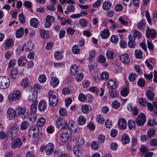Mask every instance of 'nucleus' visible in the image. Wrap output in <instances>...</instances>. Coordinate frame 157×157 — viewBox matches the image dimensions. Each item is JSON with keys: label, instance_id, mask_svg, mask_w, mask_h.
<instances>
[{"label": "nucleus", "instance_id": "nucleus-2", "mask_svg": "<svg viewBox=\"0 0 157 157\" xmlns=\"http://www.w3.org/2000/svg\"><path fill=\"white\" fill-rule=\"evenodd\" d=\"M53 91L50 90L48 93L49 96V104L51 106H56L58 103V99L57 97L53 94Z\"/></svg>", "mask_w": 157, "mask_h": 157}, {"label": "nucleus", "instance_id": "nucleus-62", "mask_svg": "<svg viewBox=\"0 0 157 157\" xmlns=\"http://www.w3.org/2000/svg\"><path fill=\"white\" fill-rule=\"evenodd\" d=\"M109 95L112 98H114L117 97L119 94L117 91L115 90L110 91L109 92Z\"/></svg>", "mask_w": 157, "mask_h": 157}, {"label": "nucleus", "instance_id": "nucleus-3", "mask_svg": "<svg viewBox=\"0 0 157 157\" xmlns=\"http://www.w3.org/2000/svg\"><path fill=\"white\" fill-rule=\"evenodd\" d=\"M18 129V127L16 124L13 125L10 128L8 132L12 140L14 139L17 137V130Z\"/></svg>", "mask_w": 157, "mask_h": 157}, {"label": "nucleus", "instance_id": "nucleus-10", "mask_svg": "<svg viewBox=\"0 0 157 157\" xmlns=\"http://www.w3.org/2000/svg\"><path fill=\"white\" fill-rule=\"evenodd\" d=\"M146 37L148 38H155L157 34L156 30L154 29H151L147 26L146 30Z\"/></svg>", "mask_w": 157, "mask_h": 157}, {"label": "nucleus", "instance_id": "nucleus-9", "mask_svg": "<svg viewBox=\"0 0 157 157\" xmlns=\"http://www.w3.org/2000/svg\"><path fill=\"white\" fill-rule=\"evenodd\" d=\"M55 20V18L54 17L50 15H47L45 17L44 27L46 28H49L51 26L52 23L54 22Z\"/></svg>", "mask_w": 157, "mask_h": 157}, {"label": "nucleus", "instance_id": "nucleus-23", "mask_svg": "<svg viewBox=\"0 0 157 157\" xmlns=\"http://www.w3.org/2000/svg\"><path fill=\"white\" fill-rule=\"evenodd\" d=\"M129 41L128 43V45L129 47L131 48H133L135 47L136 44L134 41V38H132L131 34H129L128 36Z\"/></svg>", "mask_w": 157, "mask_h": 157}, {"label": "nucleus", "instance_id": "nucleus-55", "mask_svg": "<svg viewBox=\"0 0 157 157\" xmlns=\"http://www.w3.org/2000/svg\"><path fill=\"white\" fill-rule=\"evenodd\" d=\"M149 144L151 147H156L157 146V140L154 138L150 140Z\"/></svg>", "mask_w": 157, "mask_h": 157}, {"label": "nucleus", "instance_id": "nucleus-12", "mask_svg": "<svg viewBox=\"0 0 157 157\" xmlns=\"http://www.w3.org/2000/svg\"><path fill=\"white\" fill-rule=\"evenodd\" d=\"M47 103L45 101L41 100L39 101L38 105V109L39 111H44L47 109Z\"/></svg>", "mask_w": 157, "mask_h": 157}, {"label": "nucleus", "instance_id": "nucleus-53", "mask_svg": "<svg viewBox=\"0 0 157 157\" xmlns=\"http://www.w3.org/2000/svg\"><path fill=\"white\" fill-rule=\"evenodd\" d=\"M112 107L115 109L118 108L120 106V104L117 100H115L113 101L112 103Z\"/></svg>", "mask_w": 157, "mask_h": 157}, {"label": "nucleus", "instance_id": "nucleus-32", "mask_svg": "<svg viewBox=\"0 0 157 157\" xmlns=\"http://www.w3.org/2000/svg\"><path fill=\"white\" fill-rule=\"evenodd\" d=\"M30 25L35 28H36L38 24V20L35 18L31 19L30 21Z\"/></svg>", "mask_w": 157, "mask_h": 157}, {"label": "nucleus", "instance_id": "nucleus-6", "mask_svg": "<svg viewBox=\"0 0 157 157\" xmlns=\"http://www.w3.org/2000/svg\"><path fill=\"white\" fill-rule=\"evenodd\" d=\"M10 84L9 78L7 77H2L0 78V88L4 89L7 88Z\"/></svg>", "mask_w": 157, "mask_h": 157}, {"label": "nucleus", "instance_id": "nucleus-47", "mask_svg": "<svg viewBox=\"0 0 157 157\" xmlns=\"http://www.w3.org/2000/svg\"><path fill=\"white\" fill-rule=\"evenodd\" d=\"M145 84V81L144 78H139L137 82V86L140 87H143Z\"/></svg>", "mask_w": 157, "mask_h": 157}, {"label": "nucleus", "instance_id": "nucleus-41", "mask_svg": "<svg viewBox=\"0 0 157 157\" xmlns=\"http://www.w3.org/2000/svg\"><path fill=\"white\" fill-rule=\"evenodd\" d=\"M107 58L109 59H112L115 57V54L114 52L111 50H108L106 53Z\"/></svg>", "mask_w": 157, "mask_h": 157}, {"label": "nucleus", "instance_id": "nucleus-29", "mask_svg": "<svg viewBox=\"0 0 157 157\" xmlns=\"http://www.w3.org/2000/svg\"><path fill=\"white\" fill-rule=\"evenodd\" d=\"M146 94L147 97L150 101H152L154 98L155 94L151 90H148L146 91Z\"/></svg>", "mask_w": 157, "mask_h": 157}, {"label": "nucleus", "instance_id": "nucleus-64", "mask_svg": "<svg viewBox=\"0 0 157 157\" xmlns=\"http://www.w3.org/2000/svg\"><path fill=\"white\" fill-rule=\"evenodd\" d=\"M62 152L60 150H55L54 153L53 157H61L62 156Z\"/></svg>", "mask_w": 157, "mask_h": 157}, {"label": "nucleus", "instance_id": "nucleus-50", "mask_svg": "<svg viewBox=\"0 0 157 157\" xmlns=\"http://www.w3.org/2000/svg\"><path fill=\"white\" fill-rule=\"evenodd\" d=\"M145 16L148 24L151 25H152V20L150 14L148 11L146 10L145 12Z\"/></svg>", "mask_w": 157, "mask_h": 157}, {"label": "nucleus", "instance_id": "nucleus-11", "mask_svg": "<svg viewBox=\"0 0 157 157\" xmlns=\"http://www.w3.org/2000/svg\"><path fill=\"white\" fill-rule=\"evenodd\" d=\"M54 145L53 143H49L46 145V154L47 155H51L54 151Z\"/></svg>", "mask_w": 157, "mask_h": 157}, {"label": "nucleus", "instance_id": "nucleus-1", "mask_svg": "<svg viewBox=\"0 0 157 157\" xmlns=\"http://www.w3.org/2000/svg\"><path fill=\"white\" fill-rule=\"evenodd\" d=\"M56 126L57 128L59 130H62L68 128V125L66 121L63 118L59 117L56 122Z\"/></svg>", "mask_w": 157, "mask_h": 157}, {"label": "nucleus", "instance_id": "nucleus-51", "mask_svg": "<svg viewBox=\"0 0 157 157\" xmlns=\"http://www.w3.org/2000/svg\"><path fill=\"white\" fill-rule=\"evenodd\" d=\"M135 122L132 120H129L128 124L129 128L130 129H132L135 128Z\"/></svg>", "mask_w": 157, "mask_h": 157}, {"label": "nucleus", "instance_id": "nucleus-5", "mask_svg": "<svg viewBox=\"0 0 157 157\" xmlns=\"http://www.w3.org/2000/svg\"><path fill=\"white\" fill-rule=\"evenodd\" d=\"M38 104V102H34L31 105V109L32 113L31 114V117H29V118L30 121H36V119L37 115L35 113L37 109V105Z\"/></svg>", "mask_w": 157, "mask_h": 157}, {"label": "nucleus", "instance_id": "nucleus-14", "mask_svg": "<svg viewBox=\"0 0 157 157\" xmlns=\"http://www.w3.org/2000/svg\"><path fill=\"white\" fill-rule=\"evenodd\" d=\"M22 144V143L20 138H18L12 142L11 146L13 148H16L20 147Z\"/></svg>", "mask_w": 157, "mask_h": 157}, {"label": "nucleus", "instance_id": "nucleus-33", "mask_svg": "<svg viewBox=\"0 0 157 157\" xmlns=\"http://www.w3.org/2000/svg\"><path fill=\"white\" fill-rule=\"evenodd\" d=\"M27 62L26 58L24 56L21 57L18 60V66H23L25 65Z\"/></svg>", "mask_w": 157, "mask_h": 157}, {"label": "nucleus", "instance_id": "nucleus-58", "mask_svg": "<svg viewBox=\"0 0 157 157\" xmlns=\"http://www.w3.org/2000/svg\"><path fill=\"white\" fill-rule=\"evenodd\" d=\"M29 85L28 79L27 78L23 79L21 82V85L24 88H26Z\"/></svg>", "mask_w": 157, "mask_h": 157}, {"label": "nucleus", "instance_id": "nucleus-44", "mask_svg": "<svg viewBox=\"0 0 157 157\" xmlns=\"http://www.w3.org/2000/svg\"><path fill=\"white\" fill-rule=\"evenodd\" d=\"M98 142L96 141H93L91 144V148L94 150H97L98 148L99 144Z\"/></svg>", "mask_w": 157, "mask_h": 157}, {"label": "nucleus", "instance_id": "nucleus-30", "mask_svg": "<svg viewBox=\"0 0 157 157\" xmlns=\"http://www.w3.org/2000/svg\"><path fill=\"white\" fill-rule=\"evenodd\" d=\"M18 71L16 68H13L10 71V75L13 79L16 78L17 77Z\"/></svg>", "mask_w": 157, "mask_h": 157}, {"label": "nucleus", "instance_id": "nucleus-63", "mask_svg": "<svg viewBox=\"0 0 157 157\" xmlns=\"http://www.w3.org/2000/svg\"><path fill=\"white\" fill-rule=\"evenodd\" d=\"M148 125L154 126L157 125V122L156 121L155 119L148 121L147 122Z\"/></svg>", "mask_w": 157, "mask_h": 157}, {"label": "nucleus", "instance_id": "nucleus-28", "mask_svg": "<svg viewBox=\"0 0 157 157\" xmlns=\"http://www.w3.org/2000/svg\"><path fill=\"white\" fill-rule=\"evenodd\" d=\"M78 71V66L76 65H73L71 67L70 72L71 75H75Z\"/></svg>", "mask_w": 157, "mask_h": 157}, {"label": "nucleus", "instance_id": "nucleus-59", "mask_svg": "<svg viewBox=\"0 0 157 157\" xmlns=\"http://www.w3.org/2000/svg\"><path fill=\"white\" fill-rule=\"evenodd\" d=\"M79 100L81 102H84L86 100V95H84L82 93H80L78 97Z\"/></svg>", "mask_w": 157, "mask_h": 157}, {"label": "nucleus", "instance_id": "nucleus-39", "mask_svg": "<svg viewBox=\"0 0 157 157\" xmlns=\"http://www.w3.org/2000/svg\"><path fill=\"white\" fill-rule=\"evenodd\" d=\"M86 119L82 115L80 116L78 118V124L80 125L84 124L86 122Z\"/></svg>", "mask_w": 157, "mask_h": 157}, {"label": "nucleus", "instance_id": "nucleus-7", "mask_svg": "<svg viewBox=\"0 0 157 157\" xmlns=\"http://www.w3.org/2000/svg\"><path fill=\"white\" fill-rule=\"evenodd\" d=\"M21 96V93L18 90L15 91L13 93H10L8 96V100L10 102L18 100Z\"/></svg>", "mask_w": 157, "mask_h": 157}, {"label": "nucleus", "instance_id": "nucleus-16", "mask_svg": "<svg viewBox=\"0 0 157 157\" xmlns=\"http://www.w3.org/2000/svg\"><path fill=\"white\" fill-rule=\"evenodd\" d=\"M14 41L12 38H9L5 40L3 43L4 48L9 49L13 44Z\"/></svg>", "mask_w": 157, "mask_h": 157}, {"label": "nucleus", "instance_id": "nucleus-54", "mask_svg": "<svg viewBox=\"0 0 157 157\" xmlns=\"http://www.w3.org/2000/svg\"><path fill=\"white\" fill-rule=\"evenodd\" d=\"M135 54L136 57L138 59H141L142 57V52L140 50H136Z\"/></svg>", "mask_w": 157, "mask_h": 157}, {"label": "nucleus", "instance_id": "nucleus-18", "mask_svg": "<svg viewBox=\"0 0 157 157\" xmlns=\"http://www.w3.org/2000/svg\"><path fill=\"white\" fill-rule=\"evenodd\" d=\"M25 51L29 52L31 51L33 48V44L32 41L31 40L26 42L25 44Z\"/></svg>", "mask_w": 157, "mask_h": 157}, {"label": "nucleus", "instance_id": "nucleus-27", "mask_svg": "<svg viewBox=\"0 0 157 157\" xmlns=\"http://www.w3.org/2000/svg\"><path fill=\"white\" fill-rule=\"evenodd\" d=\"M120 60L124 63H128L129 62V59L128 54H123L120 56Z\"/></svg>", "mask_w": 157, "mask_h": 157}, {"label": "nucleus", "instance_id": "nucleus-43", "mask_svg": "<svg viewBox=\"0 0 157 157\" xmlns=\"http://www.w3.org/2000/svg\"><path fill=\"white\" fill-rule=\"evenodd\" d=\"M137 75L136 74L134 73H132L128 76V80L131 82H133L135 80Z\"/></svg>", "mask_w": 157, "mask_h": 157}, {"label": "nucleus", "instance_id": "nucleus-42", "mask_svg": "<svg viewBox=\"0 0 157 157\" xmlns=\"http://www.w3.org/2000/svg\"><path fill=\"white\" fill-rule=\"evenodd\" d=\"M90 107L87 105H83L81 106L82 111L84 113H86L90 110Z\"/></svg>", "mask_w": 157, "mask_h": 157}, {"label": "nucleus", "instance_id": "nucleus-20", "mask_svg": "<svg viewBox=\"0 0 157 157\" xmlns=\"http://www.w3.org/2000/svg\"><path fill=\"white\" fill-rule=\"evenodd\" d=\"M110 35L109 30L107 29H104L100 33V35L102 39H105L109 37Z\"/></svg>", "mask_w": 157, "mask_h": 157}, {"label": "nucleus", "instance_id": "nucleus-46", "mask_svg": "<svg viewBox=\"0 0 157 157\" xmlns=\"http://www.w3.org/2000/svg\"><path fill=\"white\" fill-rule=\"evenodd\" d=\"M155 134V131L153 128L150 129L147 132V136L149 138L152 137Z\"/></svg>", "mask_w": 157, "mask_h": 157}, {"label": "nucleus", "instance_id": "nucleus-61", "mask_svg": "<svg viewBox=\"0 0 157 157\" xmlns=\"http://www.w3.org/2000/svg\"><path fill=\"white\" fill-rule=\"evenodd\" d=\"M96 55L95 51L94 50H92L89 52V59L91 60L93 58L95 57Z\"/></svg>", "mask_w": 157, "mask_h": 157}, {"label": "nucleus", "instance_id": "nucleus-60", "mask_svg": "<svg viewBox=\"0 0 157 157\" xmlns=\"http://www.w3.org/2000/svg\"><path fill=\"white\" fill-rule=\"evenodd\" d=\"M128 93V90L126 88H124L121 90V95L124 97H125L127 96Z\"/></svg>", "mask_w": 157, "mask_h": 157}, {"label": "nucleus", "instance_id": "nucleus-4", "mask_svg": "<svg viewBox=\"0 0 157 157\" xmlns=\"http://www.w3.org/2000/svg\"><path fill=\"white\" fill-rule=\"evenodd\" d=\"M16 113L18 115H20L23 119H24L28 116L30 117L28 114V111L25 108L19 107L17 108Z\"/></svg>", "mask_w": 157, "mask_h": 157}, {"label": "nucleus", "instance_id": "nucleus-48", "mask_svg": "<svg viewBox=\"0 0 157 157\" xmlns=\"http://www.w3.org/2000/svg\"><path fill=\"white\" fill-rule=\"evenodd\" d=\"M71 50L72 52L74 54H78L79 53L80 49L77 45H73Z\"/></svg>", "mask_w": 157, "mask_h": 157}, {"label": "nucleus", "instance_id": "nucleus-45", "mask_svg": "<svg viewBox=\"0 0 157 157\" xmlns=\"http://www.w3.org/2000/svg\"><path fill=\"white\" fill-rule=\"evenodd\" d=\"M84 140L83 137H79L77 141L76 144L75 146H77V147H81L84 144Z\"/></svg>", "mask_w": 157, "mask_h": 157}, {"label": "nucleus", "instance_id": "nucleus-13", "mask_svg": "<svg viewBox=\"0 0 157 157\" xmlns=\"http://www.w3.org/2000/svg\"><path fill=\"white\" fill-rule=\"evenodd\" d=\"M16 113L14 110L12 108H9L7 110V117L9 120H13L15 116Z\"/></svg>", "mask_w": 157, "mask_h": 157}, {"label": "nucleus", "instance_id": "nucleus-49", "mask_svg": "<svg viewBox=\"0 0 157 157\" xmlns=\"http://www.w3.org/2000/svg\"><path fill=\"white\" fill-rule=\"evenodd\" d=\"M40 36L43 39H45L48 36V31L44 30H41L40 32Z\"/></svg>", "mask_w": 157, "mask_h": 157}, {"label": "nucleus", "instance_id": "nucleus-17", "mask_svg": "<svg viewBox=\"0 0 157 157\" xmlns=\"http://www.w3.org/2000/svg\"><path fill=\"white\" fill-rule=\"evenodd\" d=\"M37 98V93L36 91L33 92L28 97V100L29 102L33 103L34 102H37L36 99Z\"/></svg>", "mask_w": 157, "mask_h": 157}, {"label": "nucleus", "instance_id": "nucleus-56", "mask_svg": "<svg viewBox=\"0 0 157 157\" xmlns=\"http://www.w3.org/2000/svg\"><path fill=\"white\" fill-rule=\"evenodd\" d=\"M59 114L62 117L65 116L67 115V112L66 109L62 108L60 109L59 110Z\"/></svg>", "mask_w": 157, "mask_h": 157}, {"label": "nucleus", "instance_id": "nucleus-57", "mask_svg": "<svg viewBox=\"0 0 157 157\" xmlns=\"http://www.w3.org/2000/svg\"><path fill=\"white\" fill-rule=\"evenodd\" d=\"M96 121L99 123L103 124L105 120L103 117L99 115L97 116Z\"/></svg>", "mask_w": 157, "mask_h": 157}, {"label": "nucleus", "instance_id": "nucleus-37", "mask_svg": "<svg viewBox=\"0 0 157 157\" xmlns=\"http://www.w3.org/2000/svg\"><path fill=\"white\" fill-rule=\"evenodd\" d=\"M122 141L124 144H127L129 142L130 140L128 135L124 134L122 136Z\"/></svg>", "mask_w": 157, "mask_h": 157}, {"label": "nucleus", "instance_id": "nucleus-38", "mask_svg": "<svg viewBox=\"0 0 157 157\" xmlns=\"http://www.w3.org/2000/svg\"><path fill=\"white\" fill-rule=\"evenodd\" d=\"M54 56L55 59L57 60H60L63 59V56L62 54V52L59 51L54 52Z\"/></svg>", "mask_w": 157, "mask_h": 157}, {"label": "nucleus", "instance_id": "nucleus-19", "mask_svg": "<svg viewBox=\"0 0 157 157\" xmlns=\"http://www.w3.org/2000/svg\"><path fill=\"white\" fill-rule=\"evenodd\" d=\"M107 85L109 89L112 90L116 88L117 86V84L115 80L111 79L108 81Z\"/></svg>", "mask_w": 157, "mask_h": 157}, {"label": "nucleus", "instance_id": "nucleus-36", "mask_svg": "<svg viewBox=\"0 0 157 157\" xmlns=\"http://www.w3.org/2000/svg\"><path fill=\"white\" fill-rule=\"evenodd\" d=\"M45 122V119L43 117H41L36 122V124L37 126L39 127H41L44 125Z\"/></svg>", "mask_w": 157, "mask_h": 157}, {"label": "nucleus", "instance_id": "nucleus-15", "mask_svg": "<svg viewBox=\"0 0 157 157\" xmlns=\"http://www.w3.org/2000/svg\"><path fill=\"white\" fill-rule=\"evenodd\" d=\"M119 128L121 130H124L127 127V123L125 120L124 118L120 119L118 121Z\"/></svg>", "mask_w": 157, "mask_h": 157}, {"label": "nucleus", "instance_id": "nucleus-8", "mask_svg": "<svg viewBox=\"0 0 157 157\" xmlns=\"http://www.w3.org/2000/svg\"><path fill=\"white\" fill-rule=\"evenodd\" d=\"M146 117L145 115L143 113H140L136 120V123L138 126H142L145 122Z\"/></svg>", "mask_w": 157, "mask_h": 157}, {"label": "nucleus", "instance_id": "nucleus-52", "mask_svg": "<svg viewBox=\"0 0 157 157\" xmlns=\"http://www.w3.org/2000/svg\"><path fill=\"white\" fill-rule=\"evenodd\" d=\"M39 81L41 83L45 82L46 80V78L44 74L40 75L38 77Z\"/></svg>", "mask_w": 157, "mask_h": 157}, {"label": "nucleus", "instance_id": "nucleus-35", "mask_svg": "<svg viewBox=\"0 0 157 157\" xmlns=\"http://www.w3.org/2000/svg\"><path fill=\"white\" fill-rule=\"evenodd\" d=\"M100 77L101 80H106L109 79V74L106 71H103L101 74Z\"/></svg>", "mask_w": 157, "mask_h": 157}, {"label": "nucleus", "instance_id": "nucleus-25", "mask_svg": "<svg viewBox=\"0 0 157 157\" xmlns=\"http://www.w3.org/2000/svg\"><path fill=\"white\" fill-rule=\"evenodd\" d=\"M112 6V4L109 1L104 2L102 4V8L105 10H110Z\"/></svg>", "mask_w": 157, "mask_h": 157}, {"label": "nucleus", "instance_id": "nucleus-24", "mask_svg": "<svg viewBox=\"0 0 157 157\" xmlns=\"http://www.w3.org/2000/svg\"><path fill=\"white\" fill-rule=\"evenodd\" d=\"M137 26L139 29L144 31L146 26V21L145 20L142 19L137 23Z\"/></svg>", "mask_w": 157, "mask_h": 157}, {"label": "nucleus", "instance_id": "nucleus-40", "mask_svg": "<svg viewBox=\"0 0 157 157\" xmlns=\"http://www.w3.org/2000/svg\"><path fill=\"white\" fill-rule=\"evenodd\" d=\"M79 25L82 27H85L87 25V21L86 19L84 18L80 19L78 21Z\"/></svg>", "mask_w": 157, "mask_h": 157}, {"label": "nucleus", "instance_id": "nucleus-22", "mask_svg": "<svg viewBox=\"0 0 157 157\" xmlns=\"http://www.w3.org/2000/svg\"><path fill=\"white\" fill-rule=\"evenodd\" d=\"M59 82V80L56 77H52L51 78L50 84L53 88H55L58 86Z\"/></svg>", "mask_w": 157, "mask_h": 157}, {"label": "nucleus", "instance_id": "nucleus-26", "mask_svg": "<svg viewBox=\"0 0 157 157\" xmlns=\"http://www.w3.org/2000/svg\"><path fill=\"white\" fill-rule=\"evenodd\" d=\"M24 33V29L22 27H20L17 29L16 32V37L17 38H21L23 36Z\"/></svg>", "mask_w": 157, "mask_h": 157}, {"label": "nucleus", "instance_id": "nucleus-34", "mask_svg": "<svg viewBox=\"0 0 157 157\" xmlns=\"http://www.w3.org/2000/svg\"><path fill=\"white\" fill-rule=\"evenodd\" d=\"M29 123L26 121L22 122L21 124L20 129L21 130H25L27 129L29 126Z\"/></svg>", "mask_w": 157, "mask_h": 157}, {"label": "nucleus", "instance_id": "nucleus-21", "mask_svg": "<svg viewBox=\"0 0 157 157\" xmlns=\"http://www.w3.org/2000/svg\"><path fill=\"white\" fill-rule=\"evenodd\" d=\"M69 138V135L67 132H63L60 134V139L61 141L64 143L67 141Z\"/></svg>", "mask_w": 157, "mask_h": 157}, {"label": "nucleus", "instance_id": "nucleus-31", "mask_svg": "<svg viewBox=\"0 0 157 157\" xmlns=\"http://www.w3.org/2000/svg\"><path fill=\"white\" fill-rule=\"evenodd\" d=\"M81 147H78L77 146H75L73 148V152L76 156H80Z\"/></svg>", "mask_w": 157, "mask_h": 157}]
</instances>
